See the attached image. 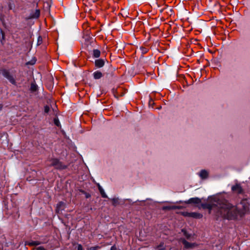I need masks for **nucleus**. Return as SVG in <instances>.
Returning a JSON list of instances; mask_svg holds the SVG:
<instances>
[{
    "label": "nucleus",
    "mask_w": 250,
    "mask_h": 250,
    "mask_svg": "<svg viewBox=\"0 0 250 250\" xmlns=\"http://www.w3.org/2000/svg\"><path fill=\"white\" fill-rule=\"evenodd\" d=\"M35 250H46L43 247L40 246L37 248Z\"/></svg>",
    "instance_id": "21"
},
{
    "label": "nucleus",
    "mask_w": 250,
    "mask_h": 250,
    "mask_svg": "<svg viewBox=\"0 0 250 250\" xmlns=\"http://www.w3.org/2000/svg\"><path fill=\"white\" fill-rule=\"evenodd\" d=\"M189 213H191V212H185L183 213V215L189 217Z\"/></svg>",
    "instance_id": "23"
},
{
    "label": "nucleus",
    "mask_w": 250,
    "mask_h": 250,
    "mask_svg": "<svg viewBox=\"0 0 250 250\" xmlns=\"http://www.w3.org/2000/svg\"><path fill=\"white\" fill-rule=\"evenodd\" d=\"M203 208H207L209 213L212 210L216 211L217 215L221 216L228 219H234L238 216H241L249 209V205L246 200L242 201L237 206H234L226 200L214 199L211 204H202Z\"/></svg>",
    "instance_id": "1"
},
{
    "label": "nucleus",
    "mask_w": 250,
    "mask_h": 250,
    "mask_svg": "<svg viewBox=\"0 0 250 250\" xmlns=\"http://www.w3.org/2000/svg\"><path fill=\"white\" fill-rule=\"evenodd\" d=\"M93 76L95 79H99L103 76V74L101 72L97 71L94 73Z\"/></svg>",
    "instance_id": "11"
},
{
    "label": "nucleus",
    "mask_w": 250,
    "mask_h": 250,
    "mask_svg": "<svg viewBox=\"0 0 250 250\" xmlns=\"http://www.w3.org/2000/svg\"><path fill=\"white\" fill-rule=\"evenodd\" d=\"M49 111V107L48 106H45L44 107V112L45 113H48Z\"/></svg>",
    "instance_id": "19"
},
{
    "label": "nucleus",
    "mask_w": 250,
    "mask_h": 250,
    "mask_svg": "<svg viewBox=\"0 0 250 250\" xmlns=\"http://www.w3.org/2000/svg\"><path fill=\"white\" fill-rule=\"evenodd\" d=\"M37 89V86L36 84L32 83L31 85V90L35 91Z\"/></svg>",
    "instance_id": "16"
},
{
    "label": "nucleus",
    "mask_w": 250,
    "mask_h": 250,
    "mask_svg": "<svg viewBox=\"0 0 250 250\" xmlns=\"http://www.w3.org/2000/svg\"><path fill=\"white\" fill-rule=\"evenodd\" d=\"M2 34H3V33H2ZM4 38V35L2 34V38Z\"/></svg>",
    "instance_id": "27"
},
{
    "label": "nucleus",
    "mask_w": 250,
    "mask_h": 250,
    "mask_svg": "<svg viewBox=\"0 0 250 250\" xmlns=\"http://www.w3.org/2000/svg\"><path fill=\"white\" fill-rule=\"evenodd\" d=\"M201 202L200 199L197 197L191 198L186 202L188 204H199Z\"/></svg>",
    "instance_id": "5"
},
{
    "label": "nucleus",
    "mask_w": 250,
    "mask_h": 250,
    "mask_svg": "<svg viewBox=\"0 0 250 250\" xmlns=\"http://www.w3.org/2000/svg\"><path fill=\"white\" fill-rule=\"evenodd\" d=\"M189 215V217L197 219L201 218L203 217V215L198 212H191Z\"/></svg>",
    "instance_id": "7"
},
{
    "label": "nucleus",
    "mask_w": 250,
    "mask_h": 250,
    "mask_svg": "<svg viewBox=\"0 0 250 250\" xmlns=\"http://www.w3.org/2000/svg\"><path fill=\"white\" fill-rule=\"evenodd\" d=\"M64 206H65V205L63 202H59L57 205L56 211L58 213H59L60 211H62V210H63L64 208Z\"/></svg>",
    "instance_id": "6"
},
{
    "label": "nucleus",
    "mask_w": 250,
    "mask_h": 250,
    "mask_svg": "<svg viewBox=\"0 0 250 250\" xmlns=\"http://www.w3.org/2000/svg\"><path fill=\"white\" fill-rule=\"evenodd\" d=\"M159 250H165V249H160Z\"/></svg>",
    "instance_id": "26"
},
{
    "label": "nucleus",
    "mask_w": 250,
    "mask_h": 250,
    "mask_svg": "<svg viewBox=\"0 0 250 250\" xmlns=\"http://www.w3.org/2000/svg\"><path fill=\"white\" fill-rule=\"evenodd\" d=\"M95 65L98 67H102L104 64V62L102 59H98L95 61Z\"/></svg>",
    "instance_id": "8"
},
{
    "label": "nucleus",
    "mask_w": 250,
    "mask_h": 250,
    "mask_svg": "<svg viewBox=\"0 0 250 250\" xmlns=\"http://www.w3.org/2000/svg\"><path fill=\"white\" fill-rule=\"evenodd\" d=\"M232 190L233 191H236L238 193H241L242 191L241 187L239 185H238L233 186L232 187Z\"/></svg>",
    "instance_id": "10"
},
{
    "label": "nucleus",
    "mask_w": 250,
    "mask_h": 250,
    "mask_svg": "<svg viewBox=\"0 0 250 250\" xmlns=\"http://www.w3.org/2000/svg\"><path fill=\"white\" fill-rule=\"evenodd\" d=\"M181 241L186 249L192 250L195 248L197 246V244L195 243H190L188 242L185 239H181Z\"/></svg>",
    "instance_id": "3"
},
{
    "label": "nucleus",
    "mask_w": 250,
    "mask_h": 250,
    "mask_svg": "<svg viewBox=\"0 0 250 250\" xmlns=\"http://www.w3.org/2000/svg\"><path fill=\"white\" fill-rule=\"evenodd\" d=\"M40 15V10L37 9V10H36L35 12L33 14L31 15V17L32 18H38L39 17Z\"/></svg>",
    "instance_id": "13"
},
{
    "label": "nucleus",
    "mask_w": 250,
    "mask_h": 250,
    "mask_svg": "<svg viewBox=\"0 0 250 250\" xmlns=\"http://www.w3.org/2000/svg\"><path fill=\"white\" fill-rule=\"evenodd\" d=\"M42 41V39L41 37H39L38 40V43H37L38 45H40V44H41Z\"/></svg>",
    "instance_id": "18"
},
{
    "label": "nucleus",
    "mask_w": 250,
    "mask_h": 250,
    "mask_svg": "<svg viewBox=\"0 0 250 250\" xmlns=\"http://www.w3.org/2000/svg\"><path fill=\"white\" fill-rule=\"evenodd\" d=\"M111 250H117V248L115 246H112L111 248Z\"/></svg>",
    "instance_id": "24"
},
{
    "label": "nucleus",
    "mask_w": 250,
    "mask_h": 250,
    "mask_svg": "<svg viewBox=\"0 0 250 250\" xmlns=\"http://www.w3.org/2000/svg\"><path fill=\"white\" fill-rule=\"evenodd\" d=\"M77 250H83V247L81 245H78Z\"/></svg>",
    "instance_id": "22"
},
{
    "label": "nucleus",
    "mask_w": 250,
    "mask_h": 250,
    "mask_svg": "<svg viewBox=\"0 0 250 250\" xmlns=\"http://www.w3.org/2000/svg\"><path fill=\"white\" fill-rule=\"evenodd\" d=\"M99 190L102 196L104 198H106L107 197V196L106 195V194L105 193L104 191V190L103 189V188L101 187V186H99Z\"/></svg>",
    "instance_id": "15"
},
{
    "label": "nucleus",
    "mask_w": 250,
    "mask_h": 250,
    "mask_svg": "<svg viewBox=\"0 0 250 250\" xmlns=\"http://www.w3.org/2000/svg\"><path fill=\"white\" fill-rule=\"evenodd\" d=\"M101 52L98 49H94L93 51V56L95 58H99L100 56Z\"/></svg>",
    "instance_id": "12"
},
{
    "label": "nucleus",
    "mask_w": 250,
    "mask_h": 250,
    "mask_svg": "<svg viewBox=\"0 0 250 250\" xmlns=\"http://www.w3.org/2000/svg\"><path fill=\"white\" fill-rule=\"evenodd\" d=\"M54 122L55 125H56L58 126H59L60 125V123L59 122V120L58 118H56L54 119Z\"/></svg>",
    "instance_id": "17"
},
{
    "label": "nucleus",
    "mask_w": 250,
    "mask_h": 250,
    "mask_svg": "<svg viewBox=\"0 0 250 250\" xmlns=\"http://www.w3.org/2000/svg\"><path fill=\"white\" fill-rule=\"evenodd\" d=\"M50 162V166L54 167L56 169L62 170L66 168V166L63 165L58 159L53 158L49 160Z\"/></svg>",
    "instance_id": "2"
},
{
    "label": "nucleus",
    "mask_w": 250,
    "mask_h": 250,
    "mask_svg": "<svg viewBox=\"0 0 250 250\" xmlns=\"http://www.w3.org/2000/svg\"><path fill=\"white\" fill-rule=\"evenodd\" d=\"M39 244H40V243H39L37 241H34L30 243V245H38Z\"/></svg>",
    "instance_id": "20"
},
{
    "label": "nucleus",
    "mask_w": 250,
    "mask_h": 250,
    "mask_svg": "<svg viewBox=\"0 0 250 250\" xmlns=\"http://www.w3.org/2000/svg\"><path fill=\"white\" fill-rule=\"evenodd\" d=\"M2 75L7 79L10 83H11L12 84H16V82L14 79V78L13 77V76L10 74L9 71L4 69L2 71Z\"/></svg>",
    "instance_id": "4"
},
{
    "label": "nucleus",
    "mask_w": 250,
    "mask_h": 250,
    "mask_svg": "<svg viewBox=\"0 0 250 250\" xmlns=\"http://www.w3.org/2000/svg\"><path fill=\"white\" fill-rule=\"evenodd\" d=\"M208 173L207 171L206 170H202L200 172L199 175L202 179H205L208 177Z\"/></svg>",
    "instance_id": "9"
},
{
    "label": "nucleus",
    "mask_w": 250,
    "mask_h": 250,
    "mask_svg": "<svg viewBox=\"0 0 250 250\" xmlns=\"http://www.w3.org/2000/svg\"><path fill=\"white\" fill-rule=\"evenodd\" d=\"M182 232L183 235H184L187 239H189L190 238L191 234L188 233L186 230L182 229Z\"/></svg>",
    "instance_id": "14"
},
{
    "label": "nucleus",
    "mask_w": 250,
    "mask_h": 250,
    "mask_svg": "<svg viewBox=\"0 0 250 250\" xmlns=\"http://www.w3.org/2000/svg\"><path fill=\"white\" fill-rule=\"evenodd\" d=\"M97 249V247H91L89 249L90 250H96Z\"/></svg>",
    "instance_id": "25"
}]
</instances>
